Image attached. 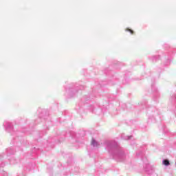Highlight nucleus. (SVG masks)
Returning <instances> with one entry per match:
<instances>
[{"instance_id":"1","label":"nucleus","mask_w":176,"mask_h":176,"mask_svg":"<svg viewBox=\"0 0 176 176\" xmlns=\"http://www.w3.org/2000/svg\"><path fill=\"white\" fill-rule=\"evenodd\" d=\"M91 145H93V146H98V143L94 140V139H92Z\"/></svg>"},{"instance_id":"2","label":"nucleus","mask_w":176,"mask_h":176,"mask_svg":"<svg viewBox=\"0 0 176 176\" xmlns=\"http://www.w3.org/2000/svg\"><path fill=\"white\" fill-rule=\"evenodd\" d=\"M163 164H164V166H170V162L168 160H164L163 161Z\"/></svg>"},{"instance_id":"3","label":"nucleus","mask_w":176,"mask_h":176,"mask_svg":"<svg viewBox=\"0 0 176 176\" xmlns=\"http://www.w3.org/2000/svg\"><path fill=\"white\" fill-rule=\"evenodd\" d=\"M126 31H129V32H131L132 35L134 34V31L131 30V29H126Z\"/></svg>"}]
</instances>
